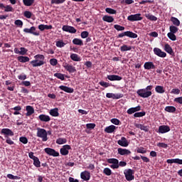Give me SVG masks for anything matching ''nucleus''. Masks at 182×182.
Here are the masks:
<instances>
[{
    "mask_svg": "<svg viewBox=\"0 0 182 182\" xmlns=\"http://www.w3.org/2000/svg\"><path fill=\"white\" fill-rule=\"evenodd\" d=\"M152 89H153V85H148L146 88L138 90L136 91V95H138V96H139L140 97H143L144 99H147V97H150V96H151Z\"/></svg>",
    "mask_w": 182,
    "mask_h": 182,
    "instance_id": "1",
    "label": "nucleus"
},
{
    "mask_svg": "<svg viewBox=\"0 0 182 182\" xmlns=\"http://www.w3.org/2000/svg\"><path fill=\"white\" fill-rule=\"evenodd\" d=\"M35 60L31 61L33 68H38L45 65V55L38 54L34 56Z\"/></svg>",
    "mask_w": 182,
    "mask_h": 182,
    "instance_id": "2",
    "label": "nucleus"
},
{
    "mask_svg": "<svg viewBox=\"0 0 182 182\" xmlns=\"http://www.w3.org/2000/svg\"><path fill=\"white\" fill-rule=\"evenodd\" d=\"M37 130V137L42 139L43 141H48V132L43 128L38 127Z\"/></svg>",
    "mask_w": 182,
    "mask_h": 182,
    "instance_id": "3",
    "label": "nucleus"
},
{
    "mask_svg": "<svg viewBox=\"0 0 182 182\" xmlns=\"http://www.w3.org/2000/svg\"><path fill=\"white\" fill-rule=\"evenodd\" d=\"M124 174L127 181H133L134 180V171L127 168L124 171Z\"/></svg>",
    "mask_w": 182,
    "mask_h": 182,
    "instance_id": "4",
    "label": "nucleus"
},
{
    "mask_svg": "<svg viewBox=\"0 0 182 182\" xmlns=\"http://www.w3.org/2000/svg\"><path fill=\"white\" fill-rule=\"evenodd\" d=\"M127 19L130 21V22H136L137 21H142L143 17H141V14H136L129 16Z\"/></svg>",
    "mask_w": 182,
    "mask_h": 182,
    "instance_id": "5",
    "label": "nucleus"
},
{
    "mask_svg": "<svg viewBox=\"0 0 182 182\" xmlns=\"http://www.w3.org/2000/svg\"><path fill=\"white\" fill-rule=\"evenodd\" d=\"M107 163L112 164L109 166L111 168H119V160L117 159H107Z\"/></svg>",
    "mask_w": 182,
    "mask_h": 182,
    "instance_id": "6",
    "label": "nucleus"
},
{
    "mask_svg": "<svg viewBox=\"0 0 182 182\" xmlns=\"http://www.w3.org/2000/svg\"><path fill=\"white\" fill-rule=\"evenodd\" d=\"M44 151L48 156H53V157H58V156H59V152L55 151V149H51V148H46L44 149Z\"/></svg>",
    "mask_w": 182,
    "mask_h": 182,
    "instance_id": "7",
    "label": "nucleus"
},
{
    "mask_svg": "<svg viewBox=\"0 0 182 182\" xmlns=\"http://www.w3.org/2000/svg\"><path fill=\"white\" fill-rule=\"evenodd\" d=\"M63 66L69 73H75V72H76V68L72 65H69L68 63H64Z\"/></svg>",
    "mask_w": 182,
    "mask_h": 182,
    "instance_id": "8",
    "label": "nucleus"
},
{
    "mask_svg": "<svg viewBox=\"0 0 182 182\" xmlns=\"http://www.w3.org/2000/svg\"><path fill=\"white\" fill-rule=\"evenodd\" d=\"M154 55H156V56H159V58H166V56H167V53H166L159 48H154Z\"/></svg>",
    "mask_w": 182,
    "mask_h": 182,
    "instance_id": "9",
    "label": "nucleus"
},
{
    "mask_svg": "<svg viewBox=\"0 0 182 182\" xmlns=\"http://www.w3.org/2000/svg\"><path fill=\"white\" fill-rule=\"evenodd\" d=\"M35 31H36V28L35 26H32L31 28L23 29V32H25V33H31L32 35H34V36H39V32Z\"/></svg>",
    "mask_w": 182,
    "mask_h": 182,
    "instance_id": "10",
    "label": "nucleus"
},
{
    "mask_svg": "<svg viewBox=\"0 0 182 182\" xmlns=\"http://www.w3.org/2000/svg\"><path fill=\"white\" fill-rule=\"evenodd\" d=\"M1 134H4V136H5V137H12V136H14V132H12V130L8 129V128H4L1 130Z\"/></svg>",
    "mask_w": 182,
    "mask_h": 182,
    "instance_id": "11",
    "label": "nucleus"
},
{
    "mask_svg": "<svg viewBox=\"0 0 182 182\" xmlns=\"http://www.w3.org/2000/svg\"><path fill=\"white\" fill-rule=\"evenodd\" d=\"M72 147H70V145H64L63 147L60 149V153L62 154V156H68L69 154V150H70Z\"/></svg>",
    "mask_w": 182,
    "mask_h": 182,
    "instance_id": "12",
    "label": "nucleus"
},
{
    "mask_svg": "<svg viewBox=\"0 0 182 182\" xmlns=\"http://www.w3.org/2000/svg\"><path fill=\"white\" fill-rule=\"evenodd\" d=\"M62 30L64 32H68L69 33H76L77 32V30L75 28V27L66 25L63 26Z\"/></svg>",
    "mask_w": 182,
    "mask_h": 182,
    "instance_id": "13",
    "label": "nucleus"
},
{
    "mask_svg": "<svg viewBox=\"0 0 182 182\" xmlns=\"http://www.w3.org/2000/svg\"><path fill=\"white\" fill-rule=\"evenodd\" d=\"M168 132H170V127L168 125L159 126L158 132L160 133L161 134L168 133Z\"/></svg>",
    "mask_w": 182,
    "mask_h": 182,
    "instance_id": "14",
    "label": "nucleus"
},
{
    "mask_svg": "<svg viewBox=\"0 0 182 182\" xmlns=\"http://www.w3.org/2000/svg\"><path fill=\"white\" fill-rule=\"evenodd\" d=\"M106 97L114 100L122 99V97H123V94L107 93Z\"/></svg>",
    "mask_w": 182,
    "mask_h": 182,
    "instance_id": "15",
    "label": "nucleus"
},
{
    "mask_svg": "<svg viewBox=\"0 0 182 182\" xmlns=\"http://www.w3.org/2000/svg\"><path fill=\"white\" fill-rule=\"evenodd\" d=\"M117 144L122 147H127V146H129V141H127L124 136H122L119 140H118Z\"/></svg>",
    "mask_w": 182,
    "mask_h": 182,
    "instance_id": "16",
    "label": "nucleus"
},
{
    "mask_svg": "<svg viewBox=\"0 0 182 182\" xmlns=\"http://www.w3.org/2000/svg\"><path fill=\"white\" fill-rule=\"evenodd\" d=\"M117 151L118 154H120V156H126L132 154V151H130V150L122 148H119L117 149Z\"/></svg>",
    "mask_w": 182,
    "mask_h": 182,
    "instance_id": "17",
    "label": "nucleus"
},
{
    "mask_svg": "<svg viewBox=\"0 0 182 182\" xmlns=\"http://www.w3.org/2000/svg\"><path fill=\"white\" fill-rule=\"evenodd\" d=\"M144 69L146 70H150L151 69H156V65H154V63L153 62H146L144 65Z\"/></svg>",
    "mask_w": 182,
    "mask_h": 182,
    "instance_id": "18",
    "label": "nucleus"
},
{
    "mask_svg": "<svg viewBox=\"0 0 182 182\" xmlns=\"http://www.w3.org/2000/svg\"><path fill=\"white\" fill-rule=\"evenodd\" d=\"M26 111L27 112L26 114V116L28 117L32 116L33 113H35V109H33V107L31 105H28L26 107Z\"/></svg>",
    "mask_w": 182,
    "mask_h": 182,
    "instance_id": "19",
    "label": "nucleus"
},
{
    "mask_svg": "<svg viewBox=\"0 0 182 182\" xmlns=\"http://www.w3.org/2000/svg\"><path fill=\"white\" fill-rule=\"evenodd\" d=\"M80 177L82 180H85V181H88V180H90V173L89 171H83L80 174Z\"/></svg>",
    "mask_w": 182,
    "mask_h": 182,
    "instance_id": "20",
    "label": "nucleus"
},
{
    "mask_svg": "<svg viewBox=\"0 0 182 182\" xmlns=\"http://www.w3.org/2000/svg\"><path fill=\"white\" fill-rule=\"evenodd\" d=\"M59 89H60V90H63V92H65L66 93H73V92H75L73 88L65 85H60Z\"/></svg>",
    "mask_w": 182,
    "mask_h": 182,
    "instance_id": "21",
    "label": "nucleus"
},
{
    "mask_svg": "<svg viewBox=\"0 0 182 182\" xmlns=\"http://www.w3.org/2000/svg\"><path fill=\"white\" fill-rule=\"evenodd\" d=\"M135 127L137 129H140V130H143L145 132H147L150 130V127L145 126V125L141 124H135Z\"/></svg>",
    "mask_w": 182,
    "mask_h": 182,
    "instance_id": "22",
    "label": "nucleus"
},
{
    "mask_svg": "<svg viewBox=\"0 0 182 182\" xmlns=\"http://www.w3.org/2000/svg\"><path fill=\"white\" fill-rule=\"evenodd\" d=\"M116 129H117V127H116V126L114 125H109L107 127H105V133H114V132L116 131Z\"/></svg>",
    "mask_w": 182,
    "mask_h": 182,
    "instance_id": "23",
    "label": "nucleus"
},
{
    "mask_svg": "<svg viewBox=\"0 0 182 182\" xmlns=\"http://www.w3.org/2000/svg\"><path fill=\"white\" fill-rule=\"evenodd\" d=\"M38 119L41 120V122H50V117H49V115H46V114H40L38 116Z\"/></svg>",
    "mask_w": 182,
    "mask_h": 182,
    "instance_id": "24",
    "label": "nucleus"
},
{
    "mask_svg": "<svg viewBox=\"0 0 182 182\" xmlns=\"http://www.w3.org/2000/svg\"><path fill=\"white\" fill-rule=\"evenodd\" d=\"M141 109V107L140 106H137L136 107H132L127 110V113L128 114H133V113H136V112H139Z\"/></svg>",
    "mask_w": 182,
    "mask_h": 182,
    "instance_id": "25",
    "label": "nucleus"
},
{
    "mask_svg": "<svg viewBox=\"0 0 182 182\" xmlns=\"http://www.w3.org/2000/svg\"><path fill=\"white\" fill-rule=\"evenodd\" d=\"M107 77L108 80H111L112 82L114 80H122V77L116 75H107Z\"/></svg>",
    "mask_w": 182,
    "mask_h": 182,
    "instance_id": "26",
    "label": "nucleus"
},
{
    "mask_svg": "<svg viewBox=\"0 0 182 182\" xmlns=\"http://www.w3.org/2000/svg\"><path fill=\"white\" fill-rule=\"evenodd\" d=\"M164 50L167 53H169V55H173V48H171V46H170L168 43H166L164 47Z\"/></svg>",
    "mask_w": 182,
    "mask_h": 182,
    "instance_id": "27",
    "label": "nucleus"
},
{
    "mask_svg": "<svg viewBox=\"0 0 182 182\" xmlns=\"http://www.w3.org/2000/svg\"><path fill=\"white\" fill-rule=\"evenodd\" d=\"M50 116H53V117H58L59 116V109L54 108L50 110Z\"/></svg>",
    "mask_w": 182,
    "mask_h": 182,
    "instance_id": "28",
    "label": "nucleus"
},
{
    "mask_svg": "<svg viewBox=\"0 0 182 182\" xmlns=\"http://www.w3.org/2000/svg\"><path fill=\"white\" fill-rule=\"evenodd\" d=\"M17 60H18V62H21V63H26V62H29V57L27 56H18L17 58Z\"/></svg>",
    "mask_w": 182,
    "mask_h": 182,
    "instance_id": "29",
    "label": "nucleus"
},
{
    "mask_svg": "<svg viewBox=\"0 0 182 182\" xmlns=\"http://www.w3.org/2000/svg\"><path fill=\"white\" fill-rule=\"evenodd\" d=\"M53 26L52 25H45V24H41L38 26V29L41 30V31H45V29L46 30H49V29H52Z\"/></svg>",
    "mask_w": 182,
    "mask_h": 182,
    "instance_id": "30",
    "label": "nucleus"
},
{
    "mask_svg": "<svg viewBox=\"0 0 182 182\" xmlns=\"http://www.w3.org/2000/svg\"><path fill=\"white\" fill-rule=\"evenodd\" d=\"M102 21L110 23L112 22H113V21H114V18H113V16H104L102 17Z\"/></svg>",
    "mask_w": 182,
    "mask_h": 182,
    "instance_id": "31",
    "label": "nucleus"
},
{
    "mask_svg": "<svg viewBox=\"0 0 182 182\" xmlns=\"http://www.w3.org/2000/svg\"><path fill=\"white\" fill-rule=\"evenodd\" d=\"M155 92H156V93L163 94L164 93V92H166V90H164V87L161 85H157L155 87Z\"/></svg>",
    "mask_w": 182,
    "mask_h": 182,
    "instance_id": "32",
    "label": "nucleus"
},
{
    "mask_svg": "<svg viewBox=\"0 0 182 182\" xmlns=\"http://www.w3.org/2000/svg\"><path fill=\"white\" fill-rule=\"evenodd\" d=\"M73 45H77L78 46H82L83 45V41L80 38H74L73 40Z\"/></svg>",
    "mask_w": 182,
    "mask_h": 182,
    "instance_id": "33",
    "label": "nucleus"
},
{
    "mask_svg": "<svg viewBox=\"0 0 182 182\" xmlns=\"http://www.w3.org/2000/svg\"><path fill=\"white\" fill-rule=\"evenodd\" d=\"M70 59H72V60H73L74 62H80V58L76 53H72L70 55Z\"/></svg>",
    "mask_w": 182,
    "mask_h": 182,
    "instance_id": "34",
    "label": "nucleus"
},
{
    "mask_svg": "<svg viewBox=\"0 0 182 182\" xmlns=\"http://www.w3.org/2000/svg\"><path fill=\"white\" fill-rule=\"evenodd\" d=\"M125 33L126 36H128V38H132L133 39H136V38H137V34L132 31H125Z\"/></svg>",
    "mask_w": 182,
    "mask_h": 182,
    "instance_id": "35",
    "label": "nucleus"
},
{
    "mask_svg": "<svg viewBox=\"0 0 182 182\" xmlns=\"http://www.w3.org/2000/svg\"><path fill=\"white\" fill-rule=\"evenodd\" d=\"M121 52H127V50H132V46L127 45H123L120 47Z\"/></svg>",
    "mask_w": 182,
    "mask_h": 182,
    "instance_id": "36",
    "label": "nucleus"
},
{
    "mask_svg": "<svg viewBox=\"0 0 182 182\" xmlns=\"http://www.w3.org/2000/svg\"><path fill=\"white\" fill-rule=\"evenodd\" d=\"M171 21L175 26H180V20L176 17H171Z\"/></svg>",
    "mask_w": 182,
    "mask_h": 182,
    "instance_id": "37",
    "label": "nucleus"
},
{
    "mask_svg": "<svg viewBox=\"0 0 182 182\" xmlns=\"http://www.w3.org/2000/svg\"><path fill=\"white\" fill-rule=\"evenodd\" d=\"M65 45L66 43H65L62 40H59L55 42V46H57V48H63Z\"/></svg>",
    "mask_w": 182,
    "mask_h": 182,
    "instance_id": "38",
    "label": "nucleus"
},
{
    "mask_svg": "<svg viewBox=\"0 0 182 182\" xmlns=\"http://www.w3.org/2000/svg\"><path fill=\"white\" fill-rule=\"evenodd\" d=\"M165 111L168 112V113H174V112H176V107L173 106H168L165 107Z\"/></svg>",
    "mask_w": 182,
    "mask_h": 182,
    "instance_id": "39",
    "label": "nucleus"
},
{
    "mask_svg": "<svg viewBox=\"0 0 182 182\" xmlns=\"http://www.w3.org/2000/svg\"><path fill=\"white\" fill-rule=\"evenodd\" d=\"M167 36L171 41H177V37L176 36V34L173 33H168Z\"/></svg>",
    "mask_w": 182,
    "mask_h": 182,
    "instance_id": "40",
    "label": "nucleus"
},
{
    "mask_svg": "<svg viewBox=\"0 0 182 182\" xmlns=\"http://www.w3.org/2000/svg\"><path fill=\"white\" fill-rule=\"evenodd\" d=\"M25 6H31L35 2V0H23Z\"/></svg>",
    "mask_w": 182,
    "mask_h": 182,
    "instance_id": "41",
    "label": "nucleus"
},
{
    "mask_svg": "<svg viewBox=\"0 0 182 182\" xmlns=\"http://www.w3.org/2000/svg\"><path fill=\"white\" fill-rule=\"evenodd\" d=\"M170 33H177L178 32V28H177L176 26H171L169 27Z\"/></svg>",
    "mask_w": 182,
    "mask_h": 182,
    "instance_id": "42",
    "label": "nucleus"
},
{
    "mask_svg": "<svg viewBox=\"0 0 182 182\" xmlns=\"http://www.w3.org/2000/svg\"><path fill=\"white\" fill-rule=\"evenodd\" d=\"M145 16L149 20V21H157V17H156L154 15H151L150 14H145Z\"/></svg>",
    "mask_w": 182,
    "mask_h": 182,
    "instance_id": "43",
    "label": "nucleus"
},
{
    "mask_svg": "<svg viewBox=\"0 0 182 182\" xmlns=\"http://www.w3.org/2000/svg\"><path fill=\"white\" fill-rule=\"evenodd\" d=\"M68 140L65 138H59L56 140L57 144H66Z\"/></svg>",
    "mask_w": 182,
    "mask_h": 182,
    "instance_id": "44",
    "label": "nucleus"
},
{
    "mask_svg": "<svg viewBox=\"0 0 182 182\" xmlns=\"http://www.w3.org/2000/svg\"><path fill=\"white\" fill-rule=\"evenodd\" d=\"M33 160V165L35 167H41V161H39V158L36 157Z\"/></svg>",
    "mask_w": 182,
    "mask_h": 182,
    "instance_id": "45",
    "label": "nucleus"
},
{
    "mask_svg": "<svg viewBox=\"0 0 182 182\" xmlns=\"http://www.w3.org/2000/svg\"><path fill=\"white\" fill-rule=\"evenodd\" d=\"M54 76L60 80H65V75L62 73H55Z\"/></svg>",
    "mask_w": 182,
    "mask_h": 182,
    "instance_id": "46",
    "label": "nucleus"
},
{
    "mask_svg": "<svg viewBox=\"0 0 182 182\" xmlns=\"http://www.w3.org/2000/svg\"><path fill=\"white\" fill-rule=\"evenodd\" d=\"M105 11L107 14H109L110 15H114L116 14V10L110 8L105 9Z\"/></svg>",
    "mask_w": 182,
    "mask_h": 182,
    "instance_id": "47",
    "label": "nucleus"
},
{
    "mask_svg": "<svg viewBox=\"0 0 182 182\" xmlns=\"http://www.w3.org/2000/svg\"><path fill=\"white\" fill-rule=\"evenodd\" d=\"M66 0H51V4H55V5H60V4H63Z\"/></svg>",
    "mask_w": 182,
    "mask_h": 182,
    "instance_id": "48",
    "label": "nucleus"
},
{
    "mask_svg": "<svg viewBox=\"0 0 182 182\" xmlns=\"http://www.w3.org/2000/svg\"><path fill=\"white\" fill-rule=\"evenodd\" d=\"M104 174L106 176H112V170L109 168H105L103 171Z\"/></svg>",
    "mask_w": 182,
    "mask_h": 182,
    "instance_id": "49",
    "label": "nucleus"
},
{
    "mask_svg": "<svg viewBox=\"0 0 182 182\" xmlns=\"http://www.w3.org/2000/svg\"><path fill=\"white\" fill-rule=\"evenodd\" d=\"M4 11L5 12H14V8L11 6L10 5H7L4 7Z\"/></svg>",
    "mask_w": 182,
    "mask_h": 182,
    "instance_id": "50",
    "label": "nucleus"
},
{
    "mask_svg": "<svg viewBox=\"0 0 182 182\" xmlns=\"http://www.w3.org/2000/svg\"><path fill=\"white\" fill-rule=\"evenodd\" d=\"M134 117H143V116H146L145 112H136L134 114Z\"/></svg>",
    "mask_w": 182,
    "mask_h": 182,
    "instance_id": "51",
    "label": "nucleus"
},
{
    "mask_svg": "<svg viewBox=\"0 0 182 182\" xmlns=\"http://www.w3.org/2000/svg\"><path fill=\"white\" fill-rule=\"evenodd\" d=\"M19 141L21 143H23V144H28V138L25 136H21L19 138Z\"/></svg>",
    "mask_w": 182,
    "mask_h": 182,
    "instance_id": "52",
    "label": "nucleus"
},
{
    "mask_svg": "<svg viewBox=\"0 0 182 182\" xmlns=\"http://www.w3.org/2000/svg\"><path fill=\"white\" fill-rule=\"evenodd\" d=\"M14 23L15 25H16V26H18L19 28H22V26H23V22L21 20H16Z\"/></svg>",
    "mask_w": 182,
    "mask_h": 182,
    "instance_id": "53",
    "label": "nucleus"
},
{
    "mask_svg": "<svg viewBox=\"0 0 182 182\" xmlns=\"http://www.w3.org/2000/svg\"><path fill=\"white\" fill-rule=\"evenodd\" d=\"M111 123L115 124V126H119V124H120V120L116 118H113L111 119Z\"/></svg>",
    "mask_w": 182,
    "mask_h": 182,
    "instance_id": "54",
    "label": "nucleus"
},
{
    "mask_svg": "<svg viewBox=\"0 0 182 182\" xmlns=\"http://www.w3.org/2000/svg\"><path fill=\"white\" fill-rule=\"evenodd\" d=\"M50 64L51 66H56L58 65V60L55 58H52L50 60Z\"/></svg>",
    "mask_w": 182,
    "mask_h": 182,
    "instance_id": "55",
    "label": "nucleus"
},
{
    "mask_svg": "<svg viewBox=\"0 0 182 182\" xmlns=\"http://www.w3.org/2000/svg\"><path fill=\"white\" fill-rule=\"evenodd\" d=\"M28 53V49L23 48V47H21L20 48V55H26V53Z\"/></svg>",
    "mask_w": 182,
    "mask_h": 182,
    "instance_id": "56",
    "label": "nucleus"
},
{
    "mask_svg": "<svg viewBox=\"0 0 182 182\" xmlns=\"http://www.w3.org/2000/svg\"><path fill=\"white\" fill-rule=\"evenodd\" d=\"M114 29H116L117 31H124V26H122L120 25H117V24H115L114 26Z\"/></svg>",
    "mask_w": 182,
    "mask_h": 182,
    "instance_id": "57",
    "label": "nucleus"
},
{
    "mask_svg": "<svg viewBox=\"0 0 182 182\" xmlns=\"http://www.w3.org/2000/svg\"><path fill=\"white\" fill-rule=\"evenodd\" d=\"M171 93L172 95H180V89L178 88H173L171 91Z\"/></svg>",
    "mask_w": 182,
    "mask_h": 182,
    "instance_id": "58",
    "label": "nucleus"
},
{
    "mask_svg": "<svg viewBox=\"0 0 182 182\" xmlns=\"http://www.w3.org/2000/svg\"><path fill=\"white\" fill-rule=\"evenodd\" d=\"M87 36H89V32H87V31H82L81 33V38L82 39H86V38H87Z\"/></svg>",
    "mask_w": 182,
    "mask_h": 182,
    "instance_id": "59",
    "label": "nucleus"
},
{
    "mask_svg": "<svg viewBox=\"0 0 182 182\" xmlns=\"http://www.w3.org/2000/svg\"><path fill=\"white\" fill-rule=\"evenodd\" d=\"M136 151H137V153H141V154H144L146 153V149L143 147L138 148Z\"/></svg>",
    "mask_w": 182,
    "mask_h": 182,
    "instance_id": "60",
    "label": "nucleus"
},
{
    "mask_svg": "<svg viewBox=\"0 0 182 182\" xmlns=\"http://www.w3.org/2000/svg\"><path fill=\"white\" fill-rule=\"evenodd\" d=\"M100 85L103 87H109V86H110V84H109V82H106L105 81L100 82Z\"/></svg>",
    "mask_w": 182,
    "mask_h": 182,
    "instance_id": "61",
    "label": "nucleus"
},
{
    "mask_svg": "<svg viewBox=\"0 0 182 182\" xmlns=\"http://www.w3.org/2000/svg\"><path fill=\"white\" fill-rule=\"evenodd\" d=\"M24 16L26 18H28V19H30V18H31V16H32V13H31V11H25Z\"/></svg>",
    "mask_w": 182,
    "mask_h": 182,
    "instance_id": "62",
    "label": "nucleus"
},
{
    "mask_svg": "<svg viewBox=\"0 0 182 182\" xmlns=\"http://www.w3.org/2000/svg\"><path fill=\"white\" fill-rule=\"evenodd\" d=\"M86 127L87 129H93L94 127H96V124L93 123L87 124Z\"/></svg>",
    "mask_w": 182,
    "mask_h": 182,
    "instance_id": "63",
    "label": "nucleus"
},
{
    "mask_svg": "<svg viewBox=\"0 0 182 182\" xmlns=\"http://www.w3.org/2000/svg\"><path fill=\"white\" fill-rule=\"evenodd\" d=\"M174 102H176V103H179V105H182V97L175 98Z\"/></svg>",
    "mask_w": 182,
    "mask_h": 182,
    "instance_id": "64",
    "label": "nucleus"
}]
</instances>
